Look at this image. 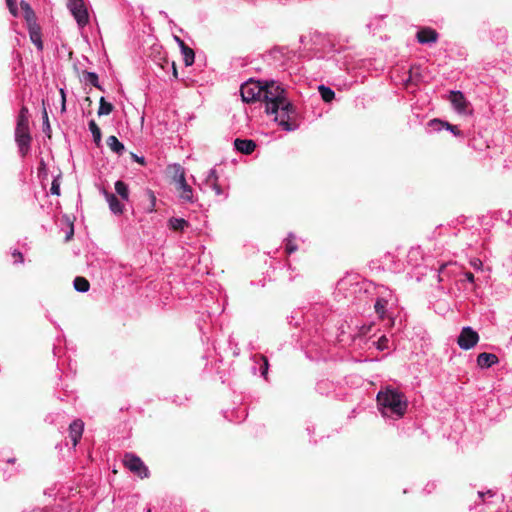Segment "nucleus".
<instances>
[{"instance_id":"nucleus-1","label":"nucleus","mask_w":512,"mask_h":512,"mask_svg":"<svg viewBox=\"0 0 512 512\" xmlns=\"http://www.w3.org/2000/svg\"><path fill=\"white\" fill-rule=\"evenodd\" d=\"M260 100L265 103V112L274 115V121L284 130L292 131L296 128V110L283 87L274 81H264Z\"/></svg>"},{"instance_id":"nucleus-2","label":"nucleus","mask_w":512,"mask_h":512,"mask_svg":"<svg viewBox=\"0 0 512 512\" xmlns=\"http://www.w3.org/2000/svg\"><path fill=\"white\" fill-rule=\"evenodd\" d=\"M377 404L384 416H396L401 418L407 410V399L398 390L387 387L377 394Z\"/></svg>"},{"instance_id":"nucleus-3","label":"nucleus","mask_w":512,"mask_h":512,"mask_svg":"<svg viewBox=\"0 0 512 512\" xmlns=\"http://www.w3.org/2000/svg\"><path fill=\"white\" fill-rule=\"evenodd\" d=\"M171 169L173 181L176 185V189L180 192V197L185 201L191 202L193 199V190L185 179L184 169L180 165H174Z\"/></svg>"},{"instance_id":"nucleus-4","label":"nucleus","mask_w":512,"mask_h":512,"mask_svg":"<svg viewBox=\"0 0 512 512\" xmlns=\"http://www.w3.org/2000/svg\"><path fill=\"white\" fill-rule=\"evenodd\" d=\"M261 93H263V82L260 81L249 80L240 88L241 98L245 103L260 100Z\"/></svg>"},{"instance_id":"nucleus-5","label":"nucleus","mask_w":512,"mask_h":512,"mask_svg":"<svg viewBox=\"0 0 512 512\" xmlns=\"http://www.w3.org/2000/svg\"><path fill=\"white\" fill-rule=\"evenodd\" d=\"M123 463L132 473L140 477L141 479L149 476L148 467L144 464L140 457L126 453L123 458Z\"/></svg>"},{"instance_id":"nucleus-6","label":"nucleus","mask_w":512,"mask_h":512,"mask_svg":"<svg viewBox=\"0 0 512 512\" xmlns=\"http://www.w3.org/2000/svg\"><path fill=\"white\" fill-rule=\"evenodd\" d=\"M67 7L80 27L88 24L89 14L83 0H68Z\"/></svg>"},{"instance_id":"nucleus-7","label":"nucleus","mask_w":512,"mask_h":512,"mask_svg":"<svg viewBox=\"0 0 512 512\" xmlns=\"http://www.w3.org/2000/svg\"><path fill=\"white\" fill-rule=\"evenodd\" d=\"M478 341H479V335L471 327L462 328V330L457 338V344L463 350L472 349L473 347H475L477 345Z\"/></svg>"},{"instance_id":"nucleus-8","label":"nucleus","mask_w":512,"mask_h":512,"mask_svg":"<svg viewBox=\"0 0 512 512\" xmlns=\"http://www.w3.org/2000/svg\"><path fill=\"white\" fill-rule=\"evenodd\" d=\"M15 140L18 144L21 155L26 156L30 149V143L32 140L29 126L16 125Z\"/></svg>"},{"instance_id":"nucleus-9","label":"nucleus","mask_w":512,"mask_h":512,"mask_svg":"<svg viewBox=\"0 0 512 512\" xmlns=\"http://www.w3.org/2000/svg\"><path fill=\"white\" fill-rule=\"evenodd\" d=\"M438 32L431 27L418 28V43L429 44L438 40Z\"/></svg>"},{"instance_id":"nucleus-10","label":"nucleus","mask_w":512,"mask_h":512,"mask_svg":"<svg viewBox=\"0 0 512 512\" xmlns=\"http://www.w3.org/2000/svg\"><path fill=\"white\" fill-rule=\"evenodd\" d=\"M84 431V422L80 419L74 420L69 426V437L75 447L80 441Z\"/></svg>"},{"instance_id":"nucleus-11","label":"nucleus","mask_w":512,"mask_h":512,"mask_svg":"<svg viewBox=\"0 0 512 512\" xmlns=\"http://www.w3.org/2000/svg\"><path fill=\"white\" fill-rule=\"evenodd\" d=\"M234 147L240 153L245 154V155H250L255 151L256 143L251 139L237 138L234 141Z\"/></svg>"},{"instance_id":"nucleus-12","label":"nucleus","mask_w":512,"mask_h":512,"mask_svg":"<svg viewBox=\"0 0 512 512\" xmlns=\"http://www.w3.org/2000/svg\"><path fill=\"white\" fill-rule=\"evenodd\" d=\"M449 100L459 113H465L468 103L462 92L451 91Z\"/></svg>"},{"instance_id":"nucleus-13","label":"nucleus","mask_w":512,"mask_h":512,"mask_svg":"<svg viewBox=\"0 0 512 512\" xmlns=\"http://www.w3.org/2000/svg\"><path fill=\"white\" fill-rule=\"evenodd\" d=\"M499 361L498 357L492 353H480L477 356V364L480 368H489L494 364H497Z\"/></svg>"},{"instance_id":"nucleus-14","label":"nucleus","mask_w":512,"mask_h":512,"mask_svg":"<svg viewBox=\"0 0 512 512\" xmlns=\"http://www.w3.org/2000/svg\"><path fill=\"white\" fill-rule=\"evenodd\" d=\"M28 28L31 41L36 45L38 50L41 51L43 49V42L41 40L40 26L35 23L34 25H28Z\"/></svg>"},{"instance_id":"nucleus-15","label":"nucleus","mask_w":512,"mask_h":512,"mask_svg":"<svg viewBox=\"0 0 512 512\" xmlns=\"http://www.w3.org/2000/svg\"><path fill=\"white\" fill-rule=\"evenodd\" d=\"M176 40L178 41L181 49H182V53L184 55V63L186 66H191L193 63H194V59H195V53L194 51L188 47L183 40H181L179 37H176Z\"/></svg>"},{"instance_id":"nucleus-16","label":"nucleus","mask_w":512,"mask_h":512,"mask_svg":"<svg viewBox=\"0 0 512 512\" xmlns=\"http://www.w3.org/2000/svg\"><path fill=\"white\" fill-rule=\"evenodd\" d=\"M107 146L110 148V150L117 155H122L125 151V147L123 143H121L118 138L114 135H111L106 140Z\"/></svg>"},{"instance_id":"nucleus-17","label":"nucleus","mask_w":512,"mask_h":512,"mask_svg":"<svg viewBox=\"0 0 512 512\" xmlns=\"http://www.w3.org/2000/svg\"><path fill=\"white\" fill-rule=\"evenodd\" d=\"M105 195L111 211L115 214H121L123 212V205L118 198L114 194L108 192H105Z\"/></svg>"},{"instance_id":"nucleus-18","label":"nucleus","mask_w":512,"mask_h":512,"mask_svg":"<svg viewBox=\"0 0 512 512\" xmlns=\"http://www.w3.org/2000/svg\"><path fill=\"white\" fill-rule=\"evenodd\" d=\"M20 6L28 25H34L36 23V15L30 4L25 1H21Z\"/></svg>"},{"instance_id":"nucleus-19","label":"nucleus","mask_w":512,"mask_h":512,"mask_svg":"<svg viewBox=\"0 0 512 512\" xmlns=\"http://www.w3.org/2000/svg\"><path fill=\"white\" fill-rule=\"evenodd\" d=\"M89 130L91 131V133L93 135V140H94L96 146L99 147L101 145L102 134H101V130H100L99 126L97 125V123L94 120H91L89 122Z\"/></svg>"},{"instance_id":"nucleus-20","label":"nucleus","mask_w":512,"mask_h":512,"mask_svg":"<svg viewBox=\"0 0 512 512\" xmlns=\"http://www.w3.org/2000/svg\"><path fill=\"white\" fill-rule=\"evenodd\" d=\"M169 226L174 231H183L184 228L189 226V223L183 218H171Z\"/></svg>"},{"instance_id":"nucleus-21","label":"nucleus","mask_w":512,"mask_h":512,"mask_svg":"<svg viewBox=\"0 0 512 512\" xmlns=\"http://www.w3.org/2000/svg\"><path fill=\"white\" fill-rule=\"evenodd\" d=\"M74 288L79 292H87L90 288L89 281L81 276H78L74 279Z\"/></svg>"},{"instance_id":"nucleus-22","label":"nucleus","mask_w":512,"mask_h":512,"mask_svg":"<svg viewBox=\"0 0 512 512\" xmlns=\"http://www.w3.org/2000/svg\"><path fill=\"white\" fill-rule=\"evenodd\" d=\"M114 109V106L107 102L104 97H101L99 100V109H98V115H109Z\"/></svg>"},{"instance_id":"nucleus-23","label":"nucleus","mask_w":512,"mask_h":512,"mask_svg":"<svg viewBox=\"0 0 512 512\" xmlns=\"http://www.w3.org/2000/svg\"><path fill=\"white\" fill-rule=\"evenodd\" d=\"M318 91L323 99V101L329 103L331 102L334 97H335V93L333 90H331L329 87L327 86H324V85H320L318 87Z\"/></svg>"},{"instance_id":"nucleus-24","label":"nucleus","mask_w":512,"mask_h":512,"mask_svg":"<svg viewBox=\"0 0 512 512\" xmlns=\"http://www.w3.org/2000/svg\"><path fill=\"white\" fill-rule=\"evenodd\" d=\"M115 190H116L117 194L123 200H127L128 199V196H129L128 187H127V185L123 181L118 180L115 183Z\"/></svg>"},{"instance_id":"nucleus-25","label":"nucleus","mask_w":512,"mask_h":512,"mask_svg":"<svg viewBox=\"0 0 512 512\" xmlns=\"http://www.w3.org/2000/svg\"><path fill=\"white\" fill-rule=\"evenodd\" d=\"M387 304H388V301L384 298H378L376 300L374 309H375V312L380 316V318L384 317Z\"/></svg>"},{"instance_id":"nucleus-26","label":"nucleus","mask_w":512,"mask_h":512,"mask_svg":"<svg viewBox=\"0 0 512 512\" xmlns=\"http://www.w3.org/2000/svg\"><path fill=\"white\" fill-rule=\"evenodd\" d=\"M42 118H43V132L47 135V137L50 139L51 136V126L48 118V113L45 107H43L42 111Z\"/></svg>"},{"instance_id":"nucleus-27","label":"nucleus","mask_w":512,"mask_h":512,"mask_svg":"<svg viewBox=\"0 0 512 512\" xmlns=\"http://www.w3.org/2000/svg\"><path fill=\"white\" fill-rule=\"evenodd\" d=\"M285 251L287 254H291V253L297 251V245L295 243V236L293 234H290L286 238Z\"/></svg>"},{"instance_id":"nucleus-28","label":"nucleus","mask_w":512,"mask_h":512,"mask_svg":"<svg viewBox=\"0 0 512 512\" xmlns=\"http://www.w3.org/2000/svg\"><path fill=\"white\" fill-rule=\"evenodd\" d=\"M84 80L94 87L101 89L98 83V75L94 72H84Z\"/></svg>"},{"instance_id":"nucleus-29","label":"nucleus","mask_w":512,"mask_h":512,"mask_svg":"<svg viewBox=\"0 0 512 512\" xmlns=\"http://www.w3.org/2000/svg\"><path fill=\"white\" fill-rule=\"evenodd\" d=\"M431 125H437V126H446L447 129L451 130L453 132L454 135L456 136H459L461 135V132L460 130L458 129L457 126H454V125H451L450 123L446 122H442L440 120H433L431 121Z\"/></svg>"},{"instance_id":"nucleus-30","label":"nucleus","mask_w":512,"mask_h":512,"mask_svg":"<svg viewBox=\"0 0 512 512\" xmlns=\"http://www.w3.org/2000/svg\"><path fill=\"white\" fill-rule=\"evenodd\" d=\"M256 358H259L263 362L262 366L260 367V371H261V375L267 380L268 379V377H267L268 369H269L268 359L264 355H258V356H256Z\"/></svg>"},{"instance_id":"nucleus-31","label":"nucleus","mask_w":512,"mask_h":512,"mask_svg":"<svg viewBox=\"0 0 512 512\" xmlns=\"http://www.w3.org/2000/svg\"><path fill=\"white\" fill-rule=\"evenodd\" d=\"M218 182V175H217V172L216 170L214 169H211L205 179V183L207 186H212L213 183H217Z\"/></svg>"},{"instance_id":"nucleus-32","label":"nucleus","mask_w":512,"mask_h":512,"mask_svg":"<svg viewBox=\"0 0 512 512\" xmlns=\"http://www.w3.org/2000/svg\"><path fill=\"white\" fill-rule=\"evenodd\" d=\"M64 220H65L66 224L69 226V232H67V235L65 237V241H70L73 238V235H74L73 221L70 219L69 216H64Z\"/></svg>"},{"instance_id":"nucleus-33","label":"nucleus","mask_w":512,"mask_h":512,"mask_svg":"<svg viewBox=\"0 0 512 512\" xmlns=\"http://www.w3.org/2000/svg\"><path fill=\"white\" fill-rule=\"evenodd\" d=\"M50 191L54 195H60V184L56 179L52 182Z\"/></svg>"},{"instance_id":"nucleus-34","label":"nucleus","mask_w":512,"mask_h":512,"mask_svg":"<svg viewBox=\"0 0 512 512\" xmlns=\"http://www.w3.org/2000/svg\"><path fill=\"white\" fill-rule=\"evenodd\" d=\"M470 265L477 270H481L483 267V263L480 259L474 258L470 261Z\"/></svg>"},{"instance_id":"nucleus-35","label":"nucleus","mask_w":512,"mask_h":512,"mask_svg":"<svg viewBox=\"0 0 512 512\" xmlns=\"http://www.w3.org/2000/svg\"><path fill=\"white\" fill-rule=\"evenodd\" d=\"M12 257L14 258V261H15V262L23 263V261H24L23 254H22L20 251L15 250V251L12 253Z\"/></svg>"},{"instance_id":"nucleus-36","label":"nucleus","mask_w":512,"mask_h":512,"mask_svg":"<svg viewBox=\"0 0 512 512\" xmlns=\"http://www.w3.org/2000/svg\"><path fill=\"white\" fill-rule=\"evenodd\" d=\"M387 343L388 339L385 336H382L377 342L378 349L384 350L385 348H387Z\"/></svg>"},{"instance_id":"nucleus-37","label":"nucleus","mask_w":512,"mask_h":512,"mask_svg":"<svg viewBox=\"0 0 512 512\" xmlns=\"http://www.w3.org/2000/svg\"><path fill=\"white\" fill-rule=\"evenodd\" d=\"M16 125L29 126V117L18 116Z\"/></svg>"},{"instance_id":"nucleus-38","label":"nucleus","mask_w":512,"mask_h":512,"mask_svg":"<svg viewBox=\"0 0 512 512\" xmlns=\"http://www.w3.org/2000/svg\"><path fill=\"white\" fill-rule=\"evenodd\" d=\"M210 188H212V189H213V191L215 192V194H216L217 196H220V195H222V194H223V189H222V187L219 185V183H218V182H217V183H213V185H212V186H210Z\"/></svg>"},{"instance_id":"nucleus-39","label":"nucleus","mask_w":512,"mask_h":512,"mask_svg":"<svg viewBox=\"0 0 512 512\" xmlns=\"http://www.w3.org/2000/svg\"><path fill=\"white\" fill-rule=\"evenodd\" d=\"M130 155H131V158H132L134 161H136L137 163H139V164H141V165H145V164H146V162H145V158H144V157H139V156H137L136 154H134V153H132V152L130 153Z\"/></svg>"},{"instance_id":"nucleus-40","label":"nucleus","mask_w":512,"mask_h":512,"mask_svg":"<svg viewBox=\"0 0 512 512\" xmlns=\"http://www.w3.org/2000/svg\"><path fill=\"white\" fill-rule=\"evenodd\" d=\"M6 2H7V5L9 7V9H10V12L15 15L16 14V8H15V5H14L15 4V0H6Z\"/></svg>"},{"instance_id":"nucleus-41","label":"nucleus","mask_w":512,"mask_h":512,"mask_svg":"<svg viewBox=\"0 0 512 512\" xmlns=\"http://www.w3.org/2000/svg\"><path fill=\"white\" fill-rule=\"evenodd\" d=\"M404 85H405V88H406V89H409V88L413 85V82H412V74H411V68L409 69V77H408V79L405 81Z\"/></svg>"},{"instance_id":"nucleus-42","label":"nucleus","mask_w":512,"mask_h":512,"mask_svg":"<svg viewBox=\"0 0 512 512\" xmlns=\"http://www.w3.org/2000/svg\"><path fill=\"white\" fill-rule=\"evenodd\" d=\"M28 113V108L26 106H22L18 116L28 117Z\"/></svg>"},{"instance_id":"nucleus-43","label":"nucleus","mask_w":512,"mask_h":512,"mask_svg":"<svg viewBox=\"0 0 512 512\" xmlns=\"http://www.w3.org/2000/svg\"><path fill=\"white\" fill-rule=\"evenodd\" d=\"M465 277L469 282H474V275L471 272H465Z\"/></svg>"},{"instance_id":"nucleus-44","label":"nucleus","mask_w":512,"mask_h":512,"mask_svg":"<svg viewBox=\"0 0 512 512\" xmlns=\"http://www.w3.org/2000/svg\"><path fill=\"white\" fill-rule=\"evenodd\" d=\"M172 68H173V76L175 78H177L178 77V72H177V69H176L175 62L172 63Z\"/></svg>"},{"instance_id":"nucleus-45","label":"nucleus","mask_w":512,"mask_h":512,"mask_svg":"<svg viewBox=\"0 0 512 512\" xmlns=\"http://www.w3.org/2000/svg\"><path fill=\"white\" fill-rule=\"evenodd\" d=\"M66 110V99H63L62 105H61V111L64 112Z\"/></svg>"},{"instance_id":"nucleus-46","label":"nucleus","mask_w":512,"mask_h":512,"mask_svg":"<svg viewBox=\"0 0 512 512\" xmlns=\"http://www.w3.org/2000/svg\"><path fill=\"white\" fill-rule=\"evenodd\" d=\"M7 463H9V464H14V463H16V458H15V457L8 458V459H7Z\"/></svg>"},{"instance_id":"nucleus-47","label":"nucleus","mask_w":512,"mask_h":512,"mask_svg":"<svg viewBox=\"0 0 512 512\" xmlns=\"http://www.w3.org/2000/svg\"><path fill=\"white\" fill-rule=\"evenodd\" d=\"M60 93H61V98H62V100H63V99H66V97H65V92H64V90H63V89H60Z\"/></svg>"},{"instance_id":"nucleus-48","label":"nucleus","mask_w":512,"mask_h":512,"mask_svg":"<svg viewBox=\"0 0 512 512\" xmlns=\"http://www.w3.org/2000/svg\"><path fill=\"white\" fill-rule=\"evenodd\" d=\"M85 100L87 101V103L91 104V99L89 97H86Z\"/></svg>"},{"instance_id":"nucleus-49","label":"nucleus","mask_w":512,"mask_h":512,"mask_svg":"<svg viewBox=\"0 0 512 512\" xmlns=\"http://www.w3.org/2000/svg\"><path fill=\"white\" fill-rule=\"evenodd\" d=\"M478 495H479L480 498L483 499V497H484V493L483 492H479Z\"/></svg>"},{"instance_id":"nucleus-50","label":"nucleus","mask_w":512,"mask_h":512,"mask_svg":"<svg viewBox=\"0 0 512 512\" xmlns=\"http://www.w3.org/2000/svg\"><path fill=\"white\" fill-rule=\"evenodd\" d=\"M487 495L493 496L494 494L492 493V491H490V490H489V491L487 492Z\"/></svg>"},{"instance_id":"nucleus-51","label":"nucleus","mask_w":512,"mask_h":512,"mask_svg":"<svg viewBox=\"0 0 512 512\" xmlns=\"http://www.w3.org/2000/svg\"><path fill=\"white\" fill-rule=\"evenodd\" d=\"M151 198H152V201L154 202L155 201V196L153 195V193H151Z\"/></svg>"},{"instance_id":"nucleus-52","label":"nucleus","mask_w":512,"mask_h":512,"mask_svg":"<svg viewBox=\"0 0 512 512\" xmlns=\"http://www.w3.org/2000/svg\"><path fill=\"white\" fill-rule=\"evenodd\" d=\"M147 512H151V510H150V509H148V510H147Z\"/></svg>"}]
</instances>
